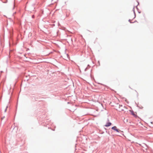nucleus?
Here are the masks:
<instances>
[{"mask_svg":"<svg viewBox=\"0 0 153 153\" xmlns=\"http://www.w3.org/2000/svg\"><path fill=\"white\" fill-rule=\"evenodd\" d=\"M116 107L119 108V111L121 112L124 110V108L125 107V106L123 107L122 105L117 104Z\"/></svg>","mask_w":153,"mask_h":153,"instance_id":"nucleus-1","label":"nucleus"},{"mask_svg":"<svg viewBox=\"0 0 153 153\" xmlns=\"http://www.w3.org/2000/svg\"><path fill=\"white\" fill-rule=\"evenodd\" d=\"M111 129L113 130L114 131H116L117 132H120L121 131L119 130V129H117L116 126H114L111 128Z\"/></svg>","mask_w":153,"mask_h":153,"instance_id":"nucleus-2","label":"nucleus"},{"mask_svg":"<svg viewBox=\"0 0 153 153\" xmlns=\"http://www.w3.org/2000/svg\"><path fill=\"white\" fill-rule=\"evenodd\" d=\"M131 112V114L134 116L135 118H137L138 117V116L136 115L134 112V111L132 110L130 111Z\"/></svg>","mask_w":153,"mask_h":153,"instance_id":"nucleus-3","label":"nucleus"},{"mask_svg":"<svg viewBox=\"0 0 153 153\" xmlns=\"http://www.w3.org/2000/svg\"><path fill=\"white\" fill-rule=\"evenodd\" d=\"M112 123L110 122H108L106 123V124L105 125V126L106 127H108L111 126Z\"/></svg>","mask_w":153,"mask_h":153,"instance_id":"nucleus-4","label":"nucleus"},{"mask_svg":"<svg viewBox=\"0 0 153 153\" xmlns=\"http://www.w3.org/2000/svg\"><path fill=\"white\" fill-rule=\"evenodd\" d=\"M128 22H130V23H134V22H131V20L130 19H129L128 20Z\"/></svg>","mask_w":153,"mask_h":153,"instance_id":"nucleus-5","label":"nucleus"},{"mask_svg":"<svg viewBox=\"0 0 153 153\" xmlns=\"http://www.w3.org/2000/svg\"><path fill=\"white\" fill-rule=\"evenodd\" d=\"M88 69V67H87L85 69V71H86Z\"/></svg>","mask_w":153,"mask_h":153,"instance_id":"nucleus-6","label":"nucleus"},{"mask_svg":"<svg viewBox=\"0 0 153 153\" xmlns=\"http://www.w3.org/2000/svg\"><path fill=\"white\" fill-rule=\"evenodd\" d=\"M7 107H8V106H7L6 108V109H5V110H4V112H6Z\"/></svg>","mask_w":153,"mask_h":153,"instance_id":"nucleus-7","label":"nucleus"},{"mask_svg":"<svg viewBox=\"0 0 153 153\" xmlns=\"http://www.w3.org/2000/svg\"><path fill=\"white\" fill-rule=\"evenodd\" d=\"M134 12V7L133 9V10H132Z\"/></svg>","mask_w":153,"mask_h":153,"instance_id":"nucleus-8","label":"nucleus"},{"mask_svg":"<svg viewBox=\"0 0 153 153\" xmlns=\"http://www.w3.org/2000/svg\"><path fill=\"white\" fill-rule=\"evenodd\" d=\"M134 18L133 19L135 18L136 17V14H134Z\"/></svg>","mask_w":153,"mask_h":153,"instance_id":"nucleus-9","label":"nucleus"},{"mask_svg":"<svg viewBox=\"0 0 153 153\" xmlns=\"http://www.w3.org/2000/svg\"><path fill=\"white\" fill-rule=\"evenodd\" d=\"M52 25L53 26H55V25L54 24H53Z\"/></svg>","mask_w":153,"mask_h":153,"instance_id":"nucleus-10","label":"nucleus"},{"mask_svg":"<svg viewBox=\"0 0 153 153\" xmlns=\"http://www.w3.org/2000/svg\"><path fill=\"white\" fill-rule=\"evenodd\" d=\"M4 118V117H2L1 119H3Z\"/></svg>","mask_w":153,"mask_h":153,"instance_id":"nucleus-11","label":"nucleus"},{"mask_svg":"<svg viewBox=\"0 0 153 153\" xmlns=\"http://www.w3.org/2000/svg\"><path fill=\"white\" fill-rule=\"evenodd\" d=\"M7 0H6V1L5 2H4V3H6L7 2Z\"/></svg>","mask_w":153,"mask_h":153,"instance_id":"nucleus-12","label":"nucleus"},{"mask_svg":"<svg viewBox=\"0 0 153 153\" xmlns=\"http://www.w3.org/2000/svg\"><path fill=\"white\" fill-rule=\"evenodd\" d=\"M32 18H34V15H33L32 16Z\"/></svg>","mask_w":153,"mask_h":153,"instance_id":"nucleus-13","label":"nucleus"},{"mask_svg":"<svg viewBox=\"0 0 153 153\" xmlns=\"http://www.w3.org/2000/svg\"><path fill=\"white\" fill-rule=\"evenodd\" d=\"M151 124H152L153 123V122H151Z\"/></svg>","mask_w":153,"mask_h":153,"instance_id":"nucleus-14","label":"nucleus"},{"mask_svg":"<svg viewBox=\"0 0 153 153\" xmlns=\"http://www.w3.org/2000/svg\"><path fill=\"white\" fill-rule=\"evenodd\" d=\"M137 6H136V8H137V9H138V8L137 7Z\"/></svg>","mask_w":153,"mask_h":153,"instance_id":"nucleus-15","label":"nucleus"},{"mask_svg":"<svg viewBox=\"0 0 153 153\" xmlns=\"http://www.w3.org/2000/svg\"><path fill=\"white\" fill-rule=\"evenodd\" d=\"M137 106L139 107V108H140L138 105H137Z\"/></svg>","mask_w":153,"mask_h":153,"instance_id":"nucleus-16","label":"nucleus"},{"mask_svg":"<svg viewBox=\"0 0 153 153\" xmlns=\"http://www.w3.org/2000/svg\"><path fill=\"white\" fill-rule=\"evenodd\" d=\"M107 120H108V121H109V120L108 118V119H107Z\"/></svg>","mask_w":153,"mask_h":153,"instance_id":"nucleus-17","label":"nucleus"},{"mask_svg":"<svg viewBox=\"0 0 153 153\" xmlns=\"http://www.w3.org/2000/svg\"><path fill=\"white\" fill-rule=\"evenodd\" d=\"M88 66H89V67H90V65H88Z\"/></svg>","mask_w":153,"mask_h":153,"instance_id":"nucleus-18","label":"nucleus"},{"mask_svg":"<svg viewBox=\"0 0 153 153\" xmlns=\"http://www.w3.org/2000/svg\"><path fill=\"white\" fill-rule=\"evenodd\" d=\"M137 22V21H136H136H135L134 22H134Z\"/></svg>","mask_w":153,"mask_h":153,"instance_id":"nucleus-19","label":"nucleus"},{"mask_svg":"<svg viewBox=\"0 0 153 153\" xmlns=\"http://www.w3.org/2000/svg\"><path fill=\"white\" fill-rule=\"evenodd\" d=\"M134 14H135V11H134Z\"/></svg>","mask_w":153,"mask_h":153,"instance_id":"nucleus-20","label":"nucleus"},{"mask_svg":"<svg viewBox=\"0 0 153 153\" xmlns=\"http://www.w3.org/2000/svg\"><path fill=\"white\" fill-rule=\"evenodd\" d=\"M29 50V48H27V50Z\"/></svg>","mask_w":153,"mask_h":153,"instance_id":"nucleus-21","label":"nucleus"},{"mask_svg":"<svg viewBox=\"0 0 153 153\" xmlns=\"http://www.w3.org/2000/svg\"><path fill=\"white\" fill-rule=\"evenodd\" d=\"M138 13H141V12H139V11H138Z\"/></svg>","mask_w":153,"mask_h":153,"instance_id":"nucleus-22","label":"nucleus"},{"mask_svg":"<svg viewBox=\"0 0 153 153\" xmlns=\"http://www.w3.org/2000/svg\"><path fill=\"white\" fill-rule=\"evenodd\" d=\"M138 4H139V2H138Z\"/></svg>","mask_w":153,"mask_h":153,"instance_id":"nucleus-23","label":"nucleus"},{"mask_svg":"<svg viewBox=\"0 0 153 153\" xmlns=\"http://www.w3.org/2000/svg\"><path fill=\"white\" fill-rule=\"evenodd\" d=\"M71 40L72 41V39H71Z\"/></svg>","mask_w":153,"mask_h":153,"instance_id":"nucleus-24","label":"nucleus"},{"mask_svg":"<svg viewBox=\"0 0 153 153\" xmlns=\"http://www.w3.org/2000/svg\"><path fill=\"white\" fill-rule=\"evenodd\" d=\"M125 101H126V100H125Z\"/></svg>","mask_w":153,"mask_h":153,"instance_id":"nucleus-25","label":"nucleus"},{"mask_svg":"<svg viewBox=\"0 0 153 153\" xmlns=\"http://www.w3.org/2000/svg\"><path fill=\"white\" fill-rule=\"evenodd\" d=\"M53 0H52V1H53Z\"/></svg>","mask_w":153,"mask_h":153,"instance_id":"nucleus-26","label":"nucleus"}]
</instances>
